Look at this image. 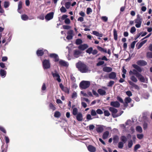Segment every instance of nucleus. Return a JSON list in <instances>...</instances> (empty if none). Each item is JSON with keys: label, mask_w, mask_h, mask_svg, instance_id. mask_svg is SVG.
Returning a JSON list of instances; mask_svg holds the SVG:
<instances>
[{"label": "nucleus", "mask_w": 152, "mask_h": 152, "mask_svg": "<svg viewBox=\"0 0 152 152\" xmlns=\"http://www.w3.org/2000/svg\"><path fill=\"white\" fill-rule=\"evenodd\" d=\"M136 130L137 132L139 133H141L142 131V127L139 126H138L136 127Z\"/></svg>", "instance_id": "35"}, {"label": "nucleus", "mask_w": 152, "mask_h": 152, "mask_svg": "<svg viewBox=\"0 0 152 152\" xmlns=\"http://www.w3.org/2000/svg\"><path fill=\"white\" fill-rule=\"evenodd\" d=\"M81 54V52L80 50H75L74 51L73 56L77 58L80 56Z\"/></svg>", "instance_id": "14"}, {"label": "nucleus", "mask_w": 152, "mask_h": 152, "mask_svg": "<svg viewBox=\"0 0 152 152\" xmlns=\"http://www.w3.org/2000/svg\"><path fill=\"white\" fill-rule=\"evenodd\" d=\"M104 126L103 125H99L96 128V130L98 133L102 132L104 130Z\"/></svg>", "instance_id": "16"}, {"label": "nucleus", "mask_w": 152, "mask_h": 152, "mask_svg": "<svg viewBox=\"0 0 152 152\" xmlns=\"http://www.w3.org/2000/svg\"><path fill=\"white\" fill-rule=\"evenodd\" d=\"M113 36H114V38L115 40H117L118 38V35L117 34V31L116 29H113Z\"/></svg>", "instance_id": "31"}, {"label": "nucleus", "mask_w": 152, "mask_h": 152, "mask_svg": "<svg viewBox=\"0 0 152 152\" xmlns=\"http://www.w3.org/2000/svg\"><path fill=\"white\" fill-rule=\"evenodd\" d=\"M59 64L61 66L67 67L69 64L68 62L62 60H60L58 62Z\"/></svg>", "instance_id": "9"}, {"label": "nucleus", "mask_w": 152, "mask_h": 152, "mask_svg": "<svg viewBox=\"0 0 152 152\" xmlns=\"http://www.w3.org/2000/svg\"><path fill=\"white\" fill-rule=\"evenodd\" d=\"M133 75H135L137 77V75H138V74H139L140 73L138 72L137 70L135 69H134L133 70Z\"/></svg>", "instance_id": "51"}, {"label": "nucleus", "mask_w": 152, "mask_h": 152, "mask_svg": "<svg viewBox=\"0 0 152 152\" xmlns=\"http://www.w3.org/2000/svg\"><path fill=\"white\" fill-rule=\"evenodd\" d=\"M110 105L115 107L118 108L119 107L120 104L118 102L116 101L111 102Z\"/></svg>", "instance_id": "13"}, {"label": "nucleus", "mask_w": 152, "mask_h": 152, "mask_svg": "<svg viewBox=\"0 0 152 152\" xmlns=\"http://www.w3.org/2000/svg\"><path fill=\"white\" fill-rule=\"evenodd\" d=\"M78 110L76 108H74L72 110V114L74 115H76L77 114Z\"/></svg>", "instance_id": "36"}, {"label": "nucleus", "mask_w": 152, "mask_h": 152, "mask_svg": "<svg viewBox=\"0 0 152 152\" xmlns=\"http://www.w3.org/2000/svg\"><path fill=\"white\" fill-rule=\"evenodd\" d=\"M77 67L82 73H86L90 72L86 65L81 62H79L76 64Z\"/></svg>", "instance_id": "1"}, {"label": "nucleus", "mask_w": 152, "mask_h": 152, "mask_svg": "<svg viewBox=\"0 0 152 152\" xmlns=\"http://www.w3.org/2000/svg\"><path fill=\"white\" fill-rule=\"evenodd\" d=\"M109 78L110 79H115L116 78V73L114 72H112L109 74Z\"/></svg>", "instance_id": "12"}, {"label": "nucleus", "mask_w": 152, "mask_h": 152, "mask_svg": "<svg viewBox=\"0 0 152 152\" xmlns=\"http://www.w3.org/2000/svg\"><path fill=\"white\" fill-rule=\"evenodd\" d=\"M63 28L64 29H69L71 28L70 26L67 25H63Z\"/></svg>", "instance_id": "59"}, {"label": "nucleus", "mask_w": 152, "mask_h": 152, "mask_svg": "<svg viewBox=\"0 0 152 152\" xmlns=\"http://www.w3.org/2000/svg\"><path fill=\"white\" fill-rule=\"evenodd\" d=\"M126 138L124 136H122L121 137V140L123 142H126Z\"/></svg>", "instance_id": "52"}, {"label": "nucleus", "mask_w": 152, "mask_h": 152, "mask_svg": "<svg viewBox=\"0 0 152 152\" xmlns=\"http://www.w3.org/2000/svg\"><path fill=\"white\" fill-rule=\"evenodd\" d=\"M114 82L113 81H110L108 85V86H111L114 84Z\"/></svg>", "instance_id": "64"}, {"label": "nucleus", "mask_w": 152, "mask_h": 152, "mask_svg": "<svg viewBox=\"0 0 152 152\" xmlns=\"http://www.w3.org/2000/svg\"><path fill=\"white\" fill-rule=\"evenodd\" d=\"M96 113L98 114L101 115L103 113V112L100 109H98L96 110Z\"/></svg>", "instance_id": "48"}, {"label": "nucleus", "mask_w": 152, "mask_h": 152, "mask_svg": "<svg viewBox=\"0 0 152 152\" xmlns=\"http://www.w3.org/2000/svg\"><path fill=\"white\" fill-rule=\"evenodd\" d=\"M140 147V145L139 144L136 145L134 147V150L135 151H136L137 149L139 148Z\"/></svg>", "instance_id": "62"}, {"label": "nucleus", "mask_w": 152, "mask_h": 152, "mask_svg": "<svg viewBox=\"0 0 152 152\" xmlns=\"http://www.w3.org/2000/svg\"><path fill=\"white\" fill-rule=\"evenodd\" d=\"M77 119L78 121H80L83 120L82 115V114L80 113H78L77 116Z\"/></svg>", "instance_id": "27"}, {"label": "nucleus", "mask_w": 152, "mask_h": 152, "mask_svg": "<svg viewBox=\"0 0 152 152\" xmlns=\"http://www.w3.org/2000/svg\"><path fill=\"white\" fill-rule=\"evenodd\" d=\"M132 101L131 99L129 97H126L124 99L125 104L124 105L126 106H127V104L130 103Z\"/></svg>", "instance_id": "22"}, {"label": "nucleus", "mask_w": 152, "mask_h": 152, "mask_svg": "<svg viewBox=\"0 0 152 152\" xmlns=\"http://www.w3.org/2000/svg\"><path fill=\"white\" fill-rule=\"evenodd\" d=\"M64 22L66 24H69L70 23V21L69 19L67 18L65 19Z\"/></svg>", "instance_id": "60"}, {"label": "nucleus", "mask_w": 152, "mask_h": 152, "mask_svg": "<svg viewBox=\"0 0 152 152\" xmlns=\"http://www.w3.org/2000/svg\"><path fill=\"white\" fill-rule=\"evenodd\" d=\"M82 43V40L79 39H76V43L77 45H79L81 44Z\"/></svg>", "instance_id": "41"}, {"label": "nucleus", "mask_w": 152, "mask_h": 152, "mask_svg": "<svg viewBox=\"0 0 152 152\" xmlns=\"http://www.w3.org/2000/svg\"><path fill=\"white\" fill-rule=\"evenodd\" d=\"M101 19L105 22L107 21L108 20L106 16H102L101 18Z\"/></svg>", "instance_id": "63"}, {"label": "nucleus", "mask_w": 152, "mask_h": 152, "mask_svg": "<svg viewBox=\"0 0 152 152\" xmlns=\"http://www.w3.org/2000/svg\"><path fill=\"white\" fill-rule=\"evenodd\" d=\"M137 138H138L139 139H141L143 138V135L142 134H137Z\"/></svg>", "instance_id": "56"}, {"label": "nucleus", "mask_w": 152, "mask_h": 152, "mask_svg": "<svg viewBox=\"0 0 152 152\" xmlns=\"http://www.w3.org/2000/svg\"><path fill=\"white\" fill-rule=\"evenodd\" d=\"M132 122L131 120H128L126 122V125H130L132 124Z\"/></svg>", "instance_id": "54"}, {"label": "nucleus", "mask_w": 152, "mask_h": 152, "mask_svg": "<svg viewBox=\"0 0 152 152\" xmlns=\"http://www.w3.org/2000/svg\"><path fill=\"white\" fill-rule=\"evenodd\" d=\"M91 115L93 116H95L96 115V111L94 109H92L91 110Z\"/></svg>", "instance_id": "39"}, {"label": "nucleus", "mask_w": 152, "mask_h": 152, "mask_svg": "<svg viewBox=\"0 0 152 152\" xmlns=\"http://www.w3.org/2000/svg\"><path fill=\"white\" fill-rule=\"evenodd\" d=\"M109 110L112 113L113 116L114 118H115L121 115L123 113V111H121L119 114H116L118 110L117 109L113 107H110Z\"/></svg>", "instance_id": "2"}, {"label": "nucleus", "mask_w": 152, "mask_h": 152, "mask_svg": "<svg viewBox=\"0 0 152 152\" xmlns=\"http://www.w3.org/2000/svg\"><path fill=\"white\" fill-rule=\"evenodd\" d=\"M126 93L127 95L129 96H132V94L131 92L129 91H126Z\"/></svg>", "instance_id": "55"}, {"label": "nucleus", "mask_w": 152, "mask_h": 152, "mask_svg": "<svg viewBox=\"0 0 152 152\" xmlns=\"http://www.w3.org/2000/svg\"><path fill=\"white\" fill-rule=\"evenodd\" d=\"M137 63V65L140 66H144L147 64V62L143 60H139L138 61Z\"/></svg>", "instance_id": "15"}, {"label": "nucleus", "mask_w": 152, "mask_h": 152, "mask_svg": "<svg viewBox=\"0 0 152 152\" xmlns=\"http://www.w3.org/2000/svg\"><path fill=\"white\" fill-rule=\"evenodd\" d=\"M136 31V29L134 26L132 27L130 29V32L131 33H133L135 32Z\"/></svg>", "instance_id": "50"}, {"label": "nucleus", "mask_w": 152, "mask_h": 152, "mask_svg": "<svg viewBox=\"0 0 152 152\" xmlns=\"http://www.w3.org/2000/svg\"><path fill=\"white\" fill-rule=\"evenodd\" d=\"M10 5L9 2L7 1H5L4 4V7L5 8H7Z\"/></svg>", "instance_id": "47"}, {"label": "nucleus", "mask_w": 152, "mask_h": 152, "mask_svg": "<svg viewBox=\"0 0 152 152\" xmlns=\"http://www.w3.org/2000/svg\"><path fill=\"white\" fill-rule=\"evenodd\" d=\"M42 64L44 69H48L50 67V64L49 60H44L42 62Z\"/></svg>", "instance_id": "5"}, {"label": "nucleus", "mask_w": 152, "mask_h": 152, "mask_svg": "<svg viewBox=\"0 0 152 152\" xmlns=\"http://www.w3.org/2000/svg\"><path fill=\"white\" fill-rule=\"evenodd\" d=\"M104 115L105 116H109L110 115V113L108 110H104Z\"/></svg>", "instance_id": "43"}, {"label": "nucleus", "mask_w": 152, "mask_h": 152, "mask_svg": "<svg viewBox=\"0 0 152 152\" xmlns=\"http://www.w3.org/2000/svg\"><path fill=\"white\" fill-rule=\"evenodd\" d=\"M119 138L117 135H115L113 137V140L114 142H117L118 141Z\"/></svg>", "instance_id": "37"}, {"label": "nucleus", "mask_w": 152, "mask_h": 152, "mask_svg": "<svg viewBox=\"0 0 152 152\" xmlns=\"http://www.w3.org/2000/svg\"><path fill=\"white\" fill-rule=\"evenodd\" d=\"M93 50V48H88L86 51V52L88 53L89 54H90L91 53H92V51Z\"/></svg>", "instance_id": "49"}, {"label": "nucleus", "mask_w": 152, "mask_h": 152, "mask_svg": "<svg viewBox=\"0 0 152 152\" xmlns=\"http://www.w3.org/2000/svg\"><path fill=\"white\" fill-rule=\"evenodd\" d=\"M90 84V81L83 80L80 83V86L82 89H86L89 86Z\"/></svg>", "instance_id": "3"}, {"label": "nucleus", "mask_w": 152, "mask_h": 152, "mask_svg": "<svg viewBox=\"0 0 152 152\" xmlns=\"http://www.w3.org/2000/svg\"><path fill=\"white\" fill-rule=\"evenodd\" d=\"M61 115V114L59 112L56 111L54 114V116L55 117L58 118Z\"/></svg>", "instance_id": "45"}, {"label": "nucleus", "mask_w": 152, "mask_h": 152, "mask_svg": "<svg viewBox=\"0 0 152 152\" xmlns=\"http://www.w3.org/2000/svg\"><path fill=\"white\" fill-rule=\"evenodd\" d=\"M97 48L100 51L103 52L105 53H107V50L106 49L103 48L99 46H97Z\"/></svg>", "instance_id": "33"}, {"label": "nucleus", "mask_w": 152, "mask_h": 152, "mask_svg": "<svg viewBox=\"0 0 152 152\" xmlns=\"http://www.w3.org/2000/svg\"><path fill=\"white\" fill-rule=\"evenodd\" d=\"M0 130L1 131L3 132L6 133V131L4 128L3 127L0 126Z\"/></svg>", "instance_id": "58"}, {"label": "nucleus", "mask_w": 152, "mask_h": 152, "mask_svg": "<svg viewBox=\"0 0 152 152\" xmlns=\"http://www.w3.org/2000/svg\"><path fill=\"white\" fill-rule=\"evenodd\" d=\"M52 75L53 77L56 79L58 82H61V80L60 78V76L57 72H56L55 73H52Z\"/></svg>", "instance_id": "10"}, {"label": "nucleus", "mask_w": 152, "mask_h": 152, "mask_svg": "<svg viewBox=\"0 0 152 152\" xmlns=\"http://www.w3.org/2000/svg\"><path fill=\"white\" fill-rule=\"evenodd\" d=\"M134 21L136 23L135 26L137 28L140 27L142 22V19L137 16V18L135 19Z\"/></svg>", "instance_id": "4"}, {"label": "nucleus", "mask_w": 152, "mask_h": 152, "mask_svg": "<svg viewBox=\"0 0 152 152\" xmlns=\"http://www.w3.org/2000/svg\"><path fill=\"white\" fill-rule=\"evenodd\" d=\"M98 93L101 95H104L105 94V91L103 89H99L98 90Z\"/></svg>", "instance_id": "26"}, {"label": "nucleus", "mask_w": 152, "mask_h": 152, "mask_svg": "<svg viewBox=\"0 0 152 152\" xmlns=\"http://www.w3.org/2000/svg\"><path fill=\"white\" fill-rule=\"evenodd\" d=\"M22 2L21 1H20L19 2L18 5V11L19 13H21V12L20 11H19L20 9H21L22 8Z\"/></svg>", "instance_id": "30"}, {"label": "nucleus", "mask_w": 152, "mask_h": 152, "mask_svg": "<svg viewBox=\"0 0 152 152\" xmlns=\"http://www.w3.org/2000/svg\"><path fill=\"white\" fill-rule=\"evenodd\" d=\"M88 47V46L87 44H83L80 45L78 47V48L81 50H84L86 49Z\"/></svg>", "instance_id": "21"}, {"label": "nucleus", "mask_w": 152, "mask_h": 152, "mask_svg": "<svg viewBox=\"0 0 152 152\" xmlns=\"http://www.w3.org/2000/svg\"><path fill=\"white\" fill-rule=\"evenodd\" d=\"M87 148L88 150L91 152H94L96 151L95 148L91 145H89L87 147Z\"/></svg>", "instance_id": "19"}, {"label": "nucleus", "mask_w": 152, "mask_h": 152, "mask_svg": "<svg viewBox=\"0 0 152 152\" xmlns=\"http://www.w3.org/2000/svg\"><path fill=\"white\" fill-rule=\"evenodd\" d=\"M50 56L52 58L55 59V61H58L59 60L58 57V55L55 53H52L50 55Z\"/></svg>", "instance_id": "17"}, {"label": "nucleus", "mask_w": 152, "mask_h": 152, "mask_svg": "<svg viewBox=\"0 0 152 152\" xmlns=\"http://www.w3.org/2000/svg\"><path fill=\"white\" fill-rule=\"evenodd\" d=\"M137 77L140 81L142 82L145 83L147 82V79L146 78H145L140 73L137 76Z\"/></svg>", "instance_id": "6"}, {"label": "nucleus", "mask_w": 152, "mask_h": 152, "mask_svg": "<svg viewBox=\"0 0 152 152\" xmlns=\"http://www.w3.org/2000/svg\"><path fill=\"white\" fill-rule=\"evenodd\" d=\"M54 13L53 12H50L48 14L45 16V18L47 20H49L52 19Z\"/></svg>", "instance_id": "8"}, {"label": "nucleus", "mask_w": 152, "mask_h": 152, "mask_svg": "<svg viewBox=\"0 0 152 152\" xmlns=\"http://www.w3.org/2000/svg\"><path fill=\"white\" fill-rule=\"evenodd\" d=\"M81 101L83 102L85 101L88 103H89L90 102V101L88 99L84 97H81Z\"/></svg>", "instance_id": "42"}, {"label": "nucleus", "mask_w": 152, "mask_h": 152, "mask_svg": "<svg viewBox=\"0 0 152 152\" xmlns=\"http://www.w3.org/2000/svg\"><path fill=\"white\" fill-rule=\"evenodd\" d=\"M77 93L75 91H74L72 95V98L73 99H75L77 97Z\"/></svg>", "instance_id": "40"}, {"label": "nucleus", "mask_w": 152, "mask_h": 152, "mask_svg": "<svg viewBox=\"0 0 152 152\" xmlns=\"http://www.w3.org/2000/svg\"><path fill=\"white\" fill-rule=\"evenodd\" d=\"M0 75L3 78H4L6 75V72L4 70L1 69L0 71Z\"/></svg>", "instance_id": "24"}, {"label": "nucleus", "mask_w": 152, "mask_h": 152, "mask_svg": "<svg viewBox=\"0 0 152 152\" xmlns=\"http://www.w3.org/2000/svg\"><path fill=\"white\" fill-rule=\"evenodd\" d=\"M71 5V3L70 2H66L65 3V6L67 9H69Z\"/></svg>", "instance_id": "38"}, {"label": "nucleus", "mask_w": 152, "mask_h": 152, "mask_svg": "<svg viewBox=\"0 0 152 152\" xmlns=\"http://www.w3.org/2000/svg\"><path fill=\"white\" fill-rule=\"evenodd\" d=\"M49 106L50 108L52 109L53 110H55L56 109L55 107L51 103H50L49 104Z\"/></svg>", "instance_id": "61"}, {"label": "nucleus", "mask_w": 152, "mask_h": 152, "mask_svg": "<svg viewBox=\"0 0 152 152\" xmlns=\"http://www.w3.org/2000/svg\"><path fill=\"white\" fill-rule=\"evenodd\" d=\"M130 79L132 81L135 83H137L138 81V80L137 78L134 75L131 76Z\"/></svg>", "instance_id": "32"}, {"label": "nucleus", "mask_w": 152, "mask_h": 152, "mask_svg": "<svg viewBox=\"0 0 152 152\" xmlns=\"http://www.w3.org/2000/svg\"><path fill=\"white\" fill-rule=\"evenodd\" d=\"M60 11L61 12L64 13L66 11V10L64 6L60 8Z\"/></svg>", "instance_id": "46"}, {"label": "nucleus", "mask_w": 152, "mask_h": 152, "mask_svg": "<svg viewBox=\"0 0 152 152\" xmlns=\"http://www.w3.org/2000/svg\"><path fill=\"white\" fill-rule=\"evenodd\" d=\"M8 145L7 143H4L1 146L2 152H6L7 148Z\"/></svg>", "instance_id": "18"}, {"label": "nucleus", "mask_w": 152, "mask_h": 152, "mask_svg": "<svg viewBox=\"0 0 152 152\" xmlns=\"http://www.w3.org/2000/svg\"><path fill=\"white\" fill-rule=\"evenodd\" d=\"M136 42V41H134L131 43V47L133 49L134 48Z\"/></svg>", "instance_id": "53"}, {"label": "nucleus", "mask_w": 152, "mask_h": 152, "mask_svg": "<svg viewBox=\"0 0 152 152\" xmlns=\"http://www.w3.org/2000/svg\"><path fill=\"white\" fill-rule=\"evenodd\" d=\"M109 132L108 131H106L104 132L103 135V138L104 139H105L108 138L109 135Z\"/></svg>", "instance_id": "23"}, {"label": "nucleus", "mask_w": 152, "mask_h": 152, "mask_svg": "<svg viewBox=\"0 0 152 152\" xmlns=\"http://www.w3.org/2000/svg\"><path fill=\"white\" fill-rule=\"evenodd\" d=\"M147 40H145L143 41H142L140 43L139 45L137 46V48L138 49H139L144 44H145L146 42H147Z\"/></svg>", "instance_id": "29"}, {"label": "nucleus", "mask_w": 152, "mask_h": 152, "mask_svg": "<svg viewBox=\"0 0 152 152\" xmlns=\"http://www.w3.org/2000/svg\"><path fill=\"white\" fill-rule=\"evenodd\" d=\"M48 51L46 50H44L43 49H39L37 51V54L38 56H42V55L44 52Z\"/></svg>", "instance_id": "11"}, {"label": "nucleus", "mask_w": 152, "mask_h": 152, "mask_svg": "<svg viewBox=\"0 0 152 152\" xmlns=\"http://www.w3.org/2000/svg\"><path fill=\"white\" fill-rule=\"evenodd\" d=\"M68 35L66 37V38L68 39H72L73 37L74 34L73 33V31L72 30H70L67 33Z\"/></svg>", "instance_id": "7"}, {"label": "nucleus", "mask_w": 152, "mask_h": 152, "mask_svg": "<svg viewBox=\"0 0 152 152\" xmlns=\"http://www.w3.org/2000/svg\"><path fill=\"white\" fill-rule=\"evenodd\" d=\"M93 34L94 35H96V36L99 37H102L103 36V34H100L97 31H94L93 32Z\"/></svg>", "instance_id": "28"}, {"label": "nucleus", "mask_w": 152, "mask_h": 152, "mask_svg": "<svg viewBox=\"0 0 152 152\" xmlns=\"http://www.w3.org/2000/svg\"><path fill=\"white\" fill-rule=\"evenodd\" d=\"M21 19L24 20H26L28 19V16L26 15H23L21 16Z\"/></svg>", "instance_id": "34"}, {"label": "nucleus", "mask_w": 152, "mask_h": 152, "mask_svg": "<svg viewBox=\"0 0 152 152\" xmlns=\"http://www.w3.org/2000/svg\"><path fill=\"white\" fill-rule=\"evenodd\" d=\"M147 56L148 58H152V53L148 52L147 54Z\"/></svg>", "instance_id": "57"}, {"label": "nucleus", "mask_w": 152, "mask_h": 152, "mask_svg": "<svg viewBox=\"0 0 152 152\" xmlns=\"http://www.w3.org/2000/svg\"><path fill=\"white\" fill-rule=\"evenodd\" d=\"M133 67L135 68L139 72H141L142 71V69L140 67L136 64H133L132 65Z\"/></svg>", "instance_id": "25"}, {"label": "nucleus", "mask_w": 152, "mask_h": 152, "mask_svg": "<svg viewBox=\"0 0 152 152\" xmlns=\"http://www.w3.org/2000/svg\"><path fill=\"white\" fill-rule=\"evenodd\" d=\"M103 70L104 72H109L112 71V69L111 67L105 66L103 68Z\"/></svg>", "instance_id": "20"}, {"label": "nucleus", "mask_w": 152, "mask_h": 152, "mask_svg": "<svg viewBox=\"0 0 152 152\" xmlns=\"http://www.w3.org/2000/svg\"><path fill=\"white\" fill-rule=\"evenodd\" d=\"M92 10L90 7H88L87 9L86 13L88 15L90 14L92 12Z\"/></svg>", "instance_id": "44"}]
</instances>
